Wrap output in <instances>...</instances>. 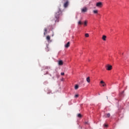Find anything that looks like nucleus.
<instances>
[{
	"label": "nucleus",
	"mask_w": 129,
	"mask_h": 129,
	"mask_svg": "<svg viewBox=\"0 0 129 129\" xmlns=\"http://www.w3.org/2000/svg\"><path fill=\"white\" fill-rule=\"evenodd\" d=\"M62 3H64L63 7L66 8L69 6V1L68 0H62Z\"/></svg>",
	"instance_id": "2"
},
{
	"label": "nucleus",
	"mask_w": 129,
	"mask_h": 129,
	"mask_svg": "<svg viewBox=\"0 0 129 129\" xmlns=\"http://www.w3.org/2000/svg\"><path fill=\"white\" fill-rule=\"evenodd\" d=\"M110 117V113H108L106 114V115H105V117Z\"/></svg>",
	"instance_id": "12"
},
{
	"label": "nucleus",
	"mask_w": 129,
	"mask_h": 129,
	"mask_svg": "<svg viewBox=\"0 0 129 129\" xmlns=\"http://www.w3.org/2000/svg\"><path fill=\"white\" fill-rule=\"evenodd\" d=\"M62 11L60 8H58L57 11L55 12L54 14L55 19H54L55 23L59 22V18L61 16H62Z\"/></svg>",
	"instance_id": "1"
},
{
	"label": "nucleus",
	"mask_w": 129,
	"mask_h": 129,
	"mask_svg": "<svg viewBox=\"0 0 129 129\" xmlns=\"http://www.w3.org/2000/svg\"><path fill=\"white\" fill-rule=\"evenodd\" d=\"M78 25H82V22H81V21H79L78 22Z\"/></svg>",
	"instance_id": "18"
},
{
	"label": "nucleus",
	"mask_w": 129,
	"mask_h": 129,
	"mask_svg": "<svg viewBox=\"0 0 129 129\" xmlns=\"http://www.w3.org/2000/svg\"><path fill=\"white\" fill-rule=\"evenodd\" d=\"M86 80H87V82H88V83H90V78L89 77L87 78Z\"/></svg>",
	"instance_id": "11"
},
{
	"label": "nucleus",
	"mask_w": 129,
	"mask_h": 129,
	"mask_svg": "<svg viewBox=\"0 0 129 129\" xmlns=\"http://www.w3.org/2000/svg\"><path fill=\"white\" fill-rule=\"evenodd\" d=\"M102 40H103V41H106V36L103 35L102 36Z\"/></svg>",
	"instance_id": "10"
},
{
	"label": "nucleus",
	"mask_w": 129,
	"mask_h": 129,
	"mask_svg": "<svg viewBox=\"0 0 129 129\" xmlns=\"http://www.w3.org/2000/svg\"><path fill=\"white\" fill-rule=\"evenodd\" d=\"M96 7H98V8H101L102 7V3L101 2H98L96 4Z\"/></svg>",
	"instance_id": "4"
},
{
	"label": "nucleus",
	"mask_w": 129,
	"mask_h": 129,
	"mask_svg": "<svg viewBox=\"0 0 129 129\" xmlns=\"http://www.w3.org/2000/svg\"><path fill=\"white\" fill-rule=\"evenodd\" d=\"M44 36H45L46 35V32H44Z\"/></svg>",
	"instance_id": "23"
},
{
	"label": "nucleus",
	"mask_w": 129,
	"mask_h": 129,
	"mask_svg": "<svg viewBox=\"0 0 129 129\" xmlns=\"http://www.w3.org/2000/svg\"><path fill=\"white\" fill-rule=\"evenodd\" d=\"M94 14H97L98 13V10H94L93 11Z\"/></svg>",
	"instance_id": "14"
},
{
	"label": "nucleus",
	"mask_w": 129,
	"mask_h": 129,
	"mask_svg": "<svg viewBox=\"0 0 129 129\" xmlns=\"http://www.w3.org/2000/svg\"><path fill=\"white\" fill-rule=\"evenodd\" d=\"M84 26H85V27H86V26H87V21H85L84 23Z\"/></svg>",
	"instance_id": "17"
},
{
	"label": "nucleus",
	"mask_w": 129,
	"mask_h": 129,
	"mask_svg": "<svg viewBox=\"0 0 129 129\" xmlns=\"http://www.w3.org/2000/svg\"><path fill=\"white\" fill-rule=\"evenodd\" d=\"M104 127H107L108 125L106 124H104Z\"/></svg>",
	"instance_id": "20"
},
{
	"label": "nucleus",
	"mask_w": 129,
	"mask_h": 129,
	"mask_svg": "<svg viewBox=\"0 0 129 129\" xmlns=\"http://www.w3.org/2000/svg\"><path fill=\"white\" fill-rule=\"evenodd\" d=\"M78 96H79V95L78 94L75 95V97H76V98H77V97H78Z\"/></svg>",
	"instance_id": "19"
},
{
	"label": "nucleus",
	"mask_w": 129,
	"mask_h": 129,
	"mask_svg": "<svg viewBox=\"0 0 129 129\" xmlns=\"http://www.w3.org/2000/svg\"><path fill=\"white\" fill-rule=\"evenodd\" d=\"M58 65H59V66H62V65H63V64H64V62H63V60H60L58 61Z\"/></svg>",
	"instance_id": "5"
},
{
	"label": "nucleus",
	"mask_w": 129,
	"mask_h": 129,
	"mask_svg": "<svg viewBox=\"0 0 129 129\" xmlns=\"http://www.w3.org/2000/svg\"><path fill=\"white\" fill-rule=\"evenodd\" d=\"M60 75L63 76L64 75H65V74L64 73H61Z\"/></svg>",
	"instance_id": "21"
},
{
	"label": "nucleus",
	"mask_w": 129,
	"mask_h": 129,
	"mask_svg": "<svg viewBox=\"0 0 129 129\" xmlns=\"http://www.w3.org/2000/svg\"><path fill=\"white\" fill-rule=\"evenodd\" d=\"M100 83H101V84H102V85L103 87H104V86H106V84H105V83L103 81H101Z\"/></svg>",
	"instance_id": "8"
},
{
	"label": "nucleus",
	"mask_w": 129,
	"mask_h": 129,
	"mask_svg": "<svg viewBox=\"0 0 129 129\" xmlns=\"http://www.w3.org/2000/svg\"><path fill=\"white\" fill-rule=\"evenodd\" d=\"M78 117H82V115L80 113L78 114Z\"/></svg>",
	"instance_id": "16"
},
{
	"label": "nucleus",
	"mask_w": 129,
	"mask_h": 129,
	"mask_svg": "<svg viewBox=\"0 0 129 129\" xmlns=\"http://www.w3.org/2000/svg\"><path fill=\"white\" fill-rule=\"evenodd\" d=\"M44 32H47V28L44 29Z\"/></svg>",
	"instance_id": "22"
},
{
	"label": "nucleus",
	"mask_w": 129,
	"mask_h": 129,
	"mask_svg": "<svg viewBox=\"0 0 129 129\" xmlns=\"http://www.w3.org/2000/svg\"><path fill=\"white\" fill-rule=\"evenodd\" d=\"M86 12H87V8H84L83 9H82V13H86Z\"/></svg>",
	"instance_id": "9"
},
{
	"label": "nucleus",
	"mask_w": 129,
	"mask_h": 129,
	"mask_svg": "<svg viewBox=\"0 0 129 129\" xmlns=\"http://www.w3.org/2000/svg\"><path fill=\"white\" fill-rule=\"evenodd\" d=\"M85 36L86 38H88V37H89V34L88 33H86Z\"/></svg>",
	"instance_id": "15"
},
{
	"label": "nucleus",
	"mask_w": 129,
	"mask_h": 129,
	"mask_svg": "<svg viewBox=\"0 0 129 129\" xmlns=\"http://www.w3.org/2000/svg\"><path fill=\"white\" fill-rule=\"evenodd\" d=\"M78 88H79V86H78V85H76L75 87V89H76V90H77Z\"/></svg>",
	"instance_id": "13"
},
{
	"label": "nucleus",
	"mask_w": 129,
	"mask_h": 129,
	"mask_svg": "<svg viewBox=\"0 0 129 129\" xmlns=\"http://www.w3.org/2000/svg\"><path fill=\"white\" fill-rule=\"evenodd\" d=\"M46 40H47V42H51V41H50V40H51V37H50V36H49V35H48L47 36H46Z\"/></svg>",
	"instance_id": "7"
},
{
	"label": "nucleus",
	"mask_w": 129,
	"mask_h": 129,
	"mask_svg": "<svg viewBox=\"0 0 129 129\" xmlns=\"http://www.w3.org/2000/svg\"><path fill=\"white\" fill-rule=\"evenodd\" d=\"M106 70H108V71H110V70L112 69V66L110 64H107L106 66Z\"/></svg>",
	"instance_id": "3"
},
{
	"label": "nucleus",
	"mask_w": 129,
	"mask_h": 129,
	"mask_svg": "<svg viewBox=\"0 0 129 129\" xmlns=\"http://www.w3.org/2000/svg\"><path fill=\"white\" fill-rule=\"evenodd\" d=\"M65 48H69L70 47V42H68L67 44L64 45Z\"/></svg>",
	"instance_id": "6"
}]
</instances>
